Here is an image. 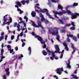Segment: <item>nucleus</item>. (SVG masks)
<instances>
[{"label": "nucleus", "mask_w": 79, "mask_h": 79, "mask_svg": "<svg viewBox=\"0 0 79 79\" xmlns=\"http://www.w3.org/2000/svg\"><path fill=\"white\" fill-rule=\"evenodd\" d=\"M51 33L53 35H56L57 37L56 39L57 40L58 42H61V41H60V35H58V30H56V31H53Z\"/></svg>", "instance_id": "obj_1"}, {"label": "nucleus", "mask_w": 79, "mask_h": 79, "mask_svg": "<svg viewBox=\"0 0 79 79\" xmlns=\"http://www.w3.org/2000/svg\"><path fill=\"white\" fill-rule=\"evenodd\" d=\"M66 13L67 11L64 10H63L62 12H59L57 11H53V13L55 14V18H58V17H57L56 15H62L63 13Z\"/></svg>", "instance_id": "obj_2"}, {"label": "nucleus", "mask_w": 79, "mask_h": 79, "mask_svg": "<svg viewBox=\"0 0 79 79\" xmlns=\"http://www.w3.org/2000/svg\"><path fill=\"white\" fill-rule=\"evenodd\" d=\"M40 12L44 13H46V15L48 16L50 15V14L48 13V10L46 9H44L43 10H41Z\"/></svg>", "instance_id": "obj_3"}, {"label": "nucleus", "mask_w": 79, "mask_h": 79, "mask_svg": "<svg viewBox=\"0 0 79 79\" xmlns=\"http://www.w3.org/2000/svg\"><path fill=\"white\" fill-rule=\"evenodd\" d=\"M39 41L41 42L42 44H44V45L43 46V48H46V47H47V45L45 44V41H43V39L42 38H41L39 40Z\"/></svg>", "instance_id": "obj_4"}, {"label": "nucleus", "mask_w": 79, "mask_h": 79, "mask_svg": "<svg viewBox=\"0 0 79 79\" xmlns=\"http://www.w3.org/2000/svg\"><path fill=\"white\" fill-rule=\"evenodd\" d=\"M72 16V18L73 19L77 18V16H79V14L78 13H75V15L73 14H71Z\"/></svg>", "instance_id": "obj_5"}, {"label": "nucleus", "mask_w": 79, "mask_h": 79, "mask_svg": "<svg viewBox=\"0 0 79 79\" xmlns=\"http://www.w3.org/2000/svg\"><path fill=\"white\" fill-rule=\"evenodd\" d=\"M32 34L33 36H35L36 38H37L38 40H40L42 38L41 37H40L39 35H36V34H35V33L34 31L32 32Z\"/></svg>", "instance_id": "obj_6"}, {"label": "nucleus", "mask_w": 79, "mask_h": 79, "mask_svg": "<svg viewBox=\"0 0 79 79\" xmlns=\"http://www.w3.org/2000/svg\"><path fill=\"white\" fill-rule=\"evenodd\" d=\"M37 24L38 25H37L36 27H41L43 28V27L42 25V23L40 21L38 20L37 21Z\"/></svg>", "instance_id": "obj_7"}, {"label": "nucleus", "mask_w": 79, "mask_h": 79, "mask_svg": "<svg viewBox=\"0 0 79 79\" xmlns=\"http://www.w3.org/2000/svg\"><path fill=\"white\" fill-rule=\"evenodd\" d=\"M73 35L69 34L67 35V36L68 37L67 41L68 42H70V39L69 38V37H73Z\"/></svg>", "instance_id": "obj_8"}, {"label": "nucleus", "mask_w": 79, "mask_h": 79, "mask_svg": "<svg viewBox=\"0 0 79 79\" xmlns=\"http://www.w3.org/2000/svg\"><path fill=\"white\" fill-rule=\"evenodd\" d=\"M40 17L41 18V20L42 21H45V18H44V16H43V15H42V13L40 14Z\"/></svg>", "instance_id": "obj_9"}, {"label": "nucleus", "mask_w": 79, "mask_h": 79, "mask_svg": "<svg viewBox=\"0 0 79 79\" xmlns=\"http://www.w3.org/2000/svg\"><path fill=\"white\" fill-rule=\"evenodd\" d=\"M78 5V3H74L73 5H71L70 6V7H71V8H74V6H77Z\"/></svg>", "instance_id": "obj_10"}, {"label": "nucleus", "mask_w": 79, "mask_h": 79, "mask_svg": "<svg viewBox=\"0 0 79 79\" xmlns=\"http://www.w3.org/2000/svg\"><path fill=\"white\" fill-rule=\"evenodd\" d=\"M63 45H64V46L65 47V50H69V48L68 47V46L65 43H63Z\"/></svg>", "instance_id": "obj_11"}, {"label": "nucleus", "mask_w": 79, "mask_h": 79, "mask_svg": "<svg viewBox=\"0 0 79 79\" xmlns=\"http://www.w3.org/2000/svg\"><path fill=\"white\" fill-rule=\"evenodd\" d=\"M62 9H63V7L60 5H59L57 7V10H62Z\"/></svg>", "instance_id": "obj_12"}, {"label": "nucleus", "mask_w": 79, "mask_h": 79, "mask_svg": "<svg viewBox=\"0 0 79 79\" xmlns=\"http://www.w3.org/2000/svg\"><path fill=\"white\" fill-rule=\"evenodd\" d=\"M31 15L33 17H35V15H36V13H35L34 11H33L31 13Z\"/></svg>", "instance_id": "obj_13"}, {"label": "nucleus", "mask_w": 79, "mask_h": 79, "mask_svg": "<svg viewBox=\"0 0 79 79\" xmlns=\"http://www.w3.org/2000/svg\"><path fill=\"white\" fill-rule=\"evenodd\" d=\"M16 3L17 5H18V6H19V7H21V3L19 2H16Z\"/></svg>", "instance_id": "obj_14"}, {"label": "nucleus", "mask_w": 79, "mask_h": 79, "mask_svg": "<svg viewBox=\"0 0 79 79\" xmlns=\"http://www.w3.org/2000/svg\"><path fill=\"white\" fill-rule=\"evenodd\" d=\"M64 50H63L61 52V55L60 56V58H63V53H64Z\"/></svg>", "instance_id": "obj_15"}, {"label": "nucleus", "mask_w": 79, "mask_h": 79, "mask_svg": "<svg viewBox=\"0 0 79 79\" xmlns=\"http://www.w3.org/2000/svg\"><path fill=\"white\" fill-rule=\"evenodd\" d=\"M55 47L56 50H60V48L57 45H55Z\"/></svg>", "instance_id": "obj_16"}, {"label": "nucleus", "mask_w": 79, "mask_h": 79, "mask_svg": "<svg viewBox=\"0 0 79 79\" xmlns=\"http://www.w3.org/2000/svg\"><path fill=\"white\" fill-rule=\"evenodd\" d=\"M60 50H56L54 52V53H61V52L60 51Z\"/></svg>", "instance_id": "obj_17"}, {"label": "nucleus", "mask_w": 79, "mask_h": 79, "mask_svg": "<svg viewBox=\"0 0 79 79\" xmlns=\"http://www.w3.org/2000/svg\"><path fill=\"white\" fill-rule=\"evenodd\" d=\"M71 76H73V79H78V78L77 77V76H75V75H71Z\"/></svg>", "instance_id": "obj_18"}, {"label": "nucleus", "mask_w": 79, "mask_h": 79, "mask_svg": "<svg viewBox=\"0 0 79 79\" xmlns=\"http://www.w3.org/2000/svg\"><path fill=\"white\" fill-rule=\"evenodd\" d=\"M31 22L32 23L33 26L34 27H37V25H36L35 23V22L34 21H31Z\"/></svg>", "instance_id": "obj_19"}, {"label": "nucleus", "mask_w": 79, "mask_h": 79, "mask_svg": "<svg viewBox=\"0 0 79 79\" xmlns=\"http://www.w3.org/2000/svg\"><path fill=\"white\" fill-rule=\"evenodd\" d=\"M21 40L22 42L23 43L22 47H24V46L25 45V43L24 42V40H23L22 39Z\"/></svg>", "instance_id": "obj_20"}, {"label": "nucleus", "mask_w": 79, "mask_h": 79, "mask_svg": "<svg viewBox=\"0 0 79 79\" xmlns=\"http://www.w3.org/2000/svg\"><path fill=\"white\" fill-rule=\"evenodd\" d=\"M3 20H4V21L3 22V24L2 25V26H4V25L5 24V22H6V21H7V20L6 19H3Z\"/></svg>", "instance_id": "obj_21"}, {"label": "nucleus", "mask_w": 79, "mask_h": 79, "mask_svg": "<svg viewBox=\"0 0 79 79\" xmlns=\"http://www.w3.org/2000/svg\"><path fill=\"white\" fill-rule=\"evenodd\" d=\"M71 48H72V49H73V50H76V48L74 47L73 44H71Z\"/></svg>", "instance_id": "obj_22"}, {"label": "nucleus", "mask_w": 79, "mask_h": 79, "mask_svg": "<svg viewBox=\"0 0 79 79\" xmlns=\"http://www.w3.org/2000/svg\"><path fill=\"white\" fill-rule=\"evenodd\" d=\"M47 52L49 55H51V53H52V51H50V50H47Z\"/></svg>", "instance_id": "obj_23"}, {"label": "nucleus", "mask_w": 79, "mask_h": 79, "mask_svg": "<svg viewBox=\"0 0 79 79\" xmlns=\"http://www.w3.org/2000/svg\"><path fill=\"white\" fill-rule=\"evenodd\" d=\"M60 70L61 71H63V69L62 68H58L56 70L57 71H60Z\"/></svg>", "instance_id": "obj_24"}, {"label": "nucleus", "mask_w": 79, "mask_h": 79, "mask_svg": "<svg viewBox=\"0 0 79 79\" xmlns=\"http://www.w3.org/2000/svg\"><path fill=\"white\" fill-rule=\"evenodd\" d=\"M59 21L60 23L61 24H64V21H63V20L60 19H59Z\"/></svg>", "instance_id": "obj_25"}, {"label": "nucleus", "mask_w": 79, "mask_h": 79, "mask_svg": "<svg viewBox=\"0 0 79 79\" xmlns=\"http://www.w3.org/2000/svg\"><path fill=\"white\" fill-rule=\"evenodd\" d=\"M23 56H23V54H20V56H19L18 57V60H20V59H21V58L23 57Z\"/></svg>", "instance_id": "obj_26"}, {"label": "nucleus", "mask_w": 79, "mask_h": 79, "mask_svg": "<svg viewBox=\"0 0 79 79\" xmlns=\"http://www.w3.org/2000/svg\"><path fill=\"white\" fill-rule=\"evenodd\" d=\"M61 33H64L66 32V30H61L60 31Z\"/></svg>", "instance_id": "obj_27"}, {"label": "nucleus", "mask_w": 79, "mask_h": 79, "mask_svg": "<svg viewBox=\"0 0 79 79\" xmlns=\"http://www.w3.org/2000/svg\"><path fill=\"white\" fill-rule=\"evenodd\" d=\"M21 2L23 4V5H25V4L26 3V1H24V0L22 1Z\"/></svg>", "instance_id": "obj_28"}, {"label": "nucleus", "mask_w": 79, "mask_h": 79, "mask_svg": "<svg viewBox=\"0 0 79 79\" xmlns=\"http://www.w3.org/2000/svg\"><path fill=\"white\" fill-rule=\"evenodd\" d=\"M73 39L75 42H77V38L76 36H74L73 38Z\"/></svg>", "instance_id": "obj_29"}, {"label": "nucleus", "mask_w": 79, "mask_h": 79, "mask_svg": "<svg viewBox=\"0 0 79 79\" xmlns=\"http://www.w3.org/2000/svg\"><path fill=\"white\" fill-rule=\"evenodd\" d=\"M52 57H55V52H52Z\"/></svg>", "instance_id": "obj_30"}, {"label": "nucleus", "mask_w": 79, "mask_h": 79, "mask_svg": "<svg viewBox=\"0 0 79 79\" xmlns=\"http://www.w3.org/2000/svg\"><path fill=\"white\" fill-rule=\"evenodd\" d=\"M67 13L69 15V14H71V12L70 11V10H67Z\"/></svg>", "instance_id": "obj_31"}, {"label": "nucleus", "mask_w": 79, "mask_h": 79, "mask_svg": "<svg viewBox=\"0 0 79 79\" xmlns=\"http://www.w3.org/2000/svg\"><path fill=\"white\" fill-rule=\"evenodd\" d=\"M56 73L57 74H59V75H61V73H62L60 71H58L57 72H56Z\"/></svg>", "instance_id": "obj_32"}, {"label": "nucleus", "mask_w": 79, "mask_h": 79, "mask_svg": "<svg viewBox=\"0 0 79 79\" xmlns=\"http://www.w3.org/2000/svg\"><path fill=\"white\" fill-rule=\"evenodd\" d=\"M11 48V46L10 45H8L7 46V48H8V50H11V49H10Z\"/></svg>", "instance_id": "obj_33"}, {"label": "nucleus", "mask_w": 79, "mask_h": 79, "mask_svg": "<svg viewBox=\"0 0 79 79\" xmlns=\"http://www.w3.org/2000/svg\"><path fill=\"white\" fill-rule=\"evenodd\" d=\"M48 5H49V6H50V7H51V6L52 5V4H51V3H50V1H49L48 3Z\"/></svg>", "instance_id": "obj_34"}, {"label": "nucleus", "mask_w": 79, "mask_h": 79, "mask_svg": "<svg viewBox=\"0 0 79 79\" xmlns=\"http://www.w3.org/2000/svg\"><path fill=\"white\" fill-rule=\"evenodd\" d=\"M70 29L71 30H75V28L73 27H70Z\"/></svg>", "instance_id": "obj_35"}, {"label": "nucleus", "mask_w": 79, "mask_h": 79, "mask_svg": "<svg viewBox=\"0 0 79 79\" xmlns=\"http://www.w3.org/2000/svg\"><path fill=\"white\" fill-rule=\"evenodd\" d=\"M67 67L69 68V69L71 68V65H70V64H67Z\"/></svg>", "instance_id": "obj_36"}, {"label": "nucleus", "mask_w": 79, "mask_h": 79, "mask_svg": "<svg viewBox=\"0 0 79 79\" xmlns=\"http://www.w3.org/2000/svg\"><path fill=\"white\" fill-rule=\"evenodd\" d=\"M15 38V36L14 35H12L11 36V40H13V39Z\"/></svg>", "instance_id": "obj_37"}, {"label": "nucleus", "mask_w": 79, "mask_h": 79, "mask_svg": "<svg viewBox=\"0 0 79 79\" xmlns=\"http://www.w3.org/2000/svg\"><path fill=\"white\" fill-rule=\"evenodd\" d=\"M2 39H3V36H2L0 37V41H1L2 40Z\"/></svg>", "instance_id": "obj_38"}, {"label": "nucleus", "mask_w": 79, "mask_h": 79, "mask_svg": "<svg viewBox=\"0 0 79 79\" xmlns=\"http://www.w3.org/2000/svg\"><path fill=\"white\" fill-rule=\"evenodd\" d=\"M9 20L10 21V23H12V18H11V17H10L9 19Z\"/></svg>", "instance_id": "obj_39"}, {"label": "nucleus", "mask_w": 79, "mask_h": 79, "mask_svg": "<svg viewBox=\"0 0 79 79\" xmlns=\"http://www.w3.org/2000/svg\"><path fill=\"white\" fill-rule=\"evenodd\" d=\"M71 24L73 27H74L75 26V25L74 24V22H72L71 23Z\"/></svg>", "instance_id": "obj_40"}, {"label": "nucleus", "mask_w": 79, "mask_h": 79, "mask_svg": "<svg viewBox=\"0 0 79 79\" xmlns=\"http://www.w3.org/2000/svg\"><path fill=\"white\" fill-rule=\"evenodd\" d=\"M6 72H9V68H6L5 69Z\"/></svg>", "instance_id": "obj_41"}, {"label": "nucleus", "mask_w": 79, "mask_h": 79, "mask_svg": "<svg viewBox=\"0 0 79 79\" xmlns=\"http://www.w3.org/2000/svg\"><path fill=\"white\" fill-rule=\"evenodd\" d=\"M29 50V55H31V50Z\"/></svg>", "instance_id": "obj_42"}, {"label": "nucleus", "mask_w": 79, "mask_h": 79, "mask_svg": "<svg viewBox=\"0 0 79 79\" xmlns=\"http://www.w3.org/2000/svg\"><path fill=\"white\" fill-rule=\"evenodd\" d=\"M71 25V24L69 23L67 24H66V26H67V27H69V26H70Z\"/></svg>", "instance_id": "obj_43"}, {"label": "nucleus", "mask_w": 79, "mask_h": 79, "mask_svg": "<svg viewBox=\"0 0 79 79\" xmlns=\"http://www.w3.org/2000/svg\"><path fill=\"white\" fill-rule=\"evenodd\" d=\"M8 50L10 51V53H11L13 52V50Z\"/></svg>", "instance_id": "obj_44"}, {"label": "nucleus", "mask_w": 79, "mask_h": 79, "mask_svg": "<svg viewBox=\"0 0 79 79\" xmlns=\"http://www.w3.org/2000/svg\"><path fill=\"white\" fill-rule=\"evenodd\" d=\"M23 35V32H22L20 34V37H22Z\"/></svg>", "instance_id": "obj_45"}, {"label": "nucleus", "mask_w": 79, "mask_h": 79, "mask_svg": "<svg viewBox=\"0 0 79 79\" xmlns=\"http://www.w3.org/2000/svg\"><path fill=\"white\" fill-rule=\"evenodd\" d=\"M45 24H48V20H46L45 21Z\"/></svg>", "instance_id": "obj_46"}, {"label": "nucleus", "mask_w": 79, "mask_h": 79, "mask_svg": "<svg viewBox=\"0 0 79 79\" xmlns=\"http://www.w3.org/2000/svg\"><path fill=\"white\" fill-rule=\"evenodd\" d=\"M46 52L45 51H43V55H44L45 54V53H46Z\"/></svg>", "instance_id": "obj_47"}, {"label": "nucleus", "mask_w": 79, "mask_h": 79, "mask_svg": "<svg viewBox=\"0 0 79 79\" xmlns=\"http://www.w3.org/2000/svg\"><path fill=\"white\" fill-rule=\"evenodd\" d=\"M48 17L49 18H50L51 19H53V18L50 15L48 16Z\"/></svg>", "instance_id": "obj_48"}, {"label": "nucleus", "mask_w": 79, "mask_h": 79, "mask_svg": "<svg viewBox=\"0 0 79 79\" xmlns=\"http://www.w3.org/2000/svg\"><path fill=\"white\" fill-rule=\"evenodd\" d=\"M6 74H7V76H9L10 75V72H7Z\"/></svg>", "instance_id": "obj_49"}, {"label": "nucleus", "mask_w": 79, "mask_h": 79, "mask_svg": "<svg viewBox=\"0 0 79 79\" xmlns=\"http://www.w3.org/2000/svg\"><path fill=\"white\" fill-rule=\"evenodd\" d=\"M29 0H27V1H25V3H27V4H28V3H29Z\"/></svg>", "instance_id": "obj_50"}, {"label": "nucleus", "mask_w": 79, "mask_h": 79, "mask_svg": "<svg viewBox=\"0 0 79 79\" xmlns=\"http://www.w3.org/2000/svg\"><path fill=\"white\" fill-rule=\"evenodd\" d=\"M17 25V23H14V26L15 27H16V26Z\"/></svg>", "instance_id": "obj_51"}, {"label": "nucleus", "mask_w": 79, "mask_h": 79, "mask_svg": "<svg viewBox=\"0 0 79 79\" xmlns=\"http://www.w3.org/2000/svg\"><path fill=\"white\" fill-rule=\"evenodd\" d=\"M5 40H7V37H8V35H5Z\"/></svg>", "instance_id": "obj_52"}, {"label": "nucleus", "mask_w": 79, "mask_h": 79, "mask_svg": "<svg viewBox=\"0 0 79 79\" xmlns=\"http://www.w3.org/2000/svg\"><path fill=\"white\" fill-rule=\"evenodd\" d=\"M54 77H55V78H56V79H58V77H57L56 76V75H54Z\"/></svg>", "instance_id": "obj_53"}, {"label": "nucleus", "mask_w": 79, "mask_h": 79, "mask_svg": "<svg viewBox=\"0 0 79 79\" xmlns=\"http://www.w3.org/2000/svg\"><path fill=\"white\" fill-rule=\"evenodd\" d=\"M68 63L67 64H70V63H71V62H70V60H69L68 61Z\"/></svg>", "instance_id": "obj_54"}, {"label": "nucleus", "mask_w": 79, "mask_h": 79, "mask_svg": "<svg viewBox=\"0 0 79 79\" xmlns=\"http://www.w3.org/2000/svg\"><path fill=\"white\" fill-rule=\"evenodd\" d=\"M3 78L4 79H6V77L5 75H4L3 76Z\"/></svg>", "instance_id": "obj_55"}, {"label": "nucleus", "mask_w": 79, "mask_h": 79, "mask_svg": "<svg viewBox=\"0 0 79 79\" xmlns=\"http://www.w3.org/2000/svg\"><path fill=\"white\" fill-rule=\"evenodd\" d=\"M23 10H21L20 11V12H19V13L21 15V14H22V13H23Z\"/></svg>", "instance_id": "obj_56"}, {"label": "nucleus", "mask_w": 79, "mask_h": 79, "mask_svg": "<svg viewBox=\"0 0 79 79\" xmlns=\"http://www.w3.org/2000/svg\"><path fill=\"white\" fill-rule=\"evenodd\" d=\"M10 22H7L6 23H5V24H7L8 25H9V24H10Z\"/></svg>", "instance_id": "obj_57"}, {"label": "nucleus", "mask_w": 79, "mask_h": 79, "mask_svg": "<svg viewBox=\"0 0 79 79\" xmlns=\"http://www.w3.org/2000/svg\"><path fill=\"white\" fill-rule=\"evenodd\" d=\"M52 2H53L54 3H56V1L55 0H52Z\"/></svg>", "instance_id": "obj_58"}, {"label": "nucleus", "mask_w": 79, "mask_h": 79, "mask_svg": "<svg viewBox=\"0 0 79 79\" xmlns=\"http://www.w3.org/2000/svg\"><path fill=\"white\" fill-rule=\"evenodd\" d=\"M21 10L20 8H18L17 11H20Z\"/></svg>", "instance_id": "obj_59"}, {"label": "nucleus", "mask_w": 79, "mask_h": 79, "mask_svg": "<svg viewBox=\"0 0 79 79\" xmlns=\"http://www.w3.org/2000/svg\"><path fill=\"white\" fill-rule=\"evenodd\" d=\"M23 24L24 25V27H26V23H24Z\"/></svg>", "instance_id": "obj_60"}, {"label": "nucleus", "mask_w": 79, "mask_h": 79, "mask_svg": "<svg viewBox=\"0 0 79 79\" xmlns=\"http://www.w3.org/2000/svg\"><path fill=\"white\" fill-rule=\"evenodd\" d=\"M4 35V32H2V33L1 34V35H2V36H3V35Z\"/></svg>", "instance_id": "obj_61"}, {"label": "nucleus", "mask_w": 79, "mask_h": 79, "mask_svg": "<svg viewBox=\"0 0 79 79\" xmlns=\"http://www.w3.org/2000/svg\"><path fill=\"white\" fill-rule=\"evenodd\" d=\"M53 57H50V59L51 60H53Z\"/></svg>", "instance_id": "obj_62"}, {"label": "nucleus", "mask_w": 79, "mask_h": 79, "mask_svg": "<svg viewBox=\"0 0 79 79\" xmlns=\"http://www.w3.org/2000/svg\"><path fill=\"white\" fill-rule=\"evenodd\" d=\"M74 74H77V70H76L74 72Z\"/></svg>", "instance_id": "obj_63"}, {"label": "nucleus", "mask_w": 79, "mask_h": 79, "mask_svg": "<svg viewBox=\"0 0 79 79\" xmlns=\"http://www.w3.org/2000/svg\"><path fill=\"white\" fill-rule=\"evenodd\" d=\"M0 1L1 4H2V3H3V0H0Z\"/></svg>", "instance_id": "obj_64"}]
</instances>
